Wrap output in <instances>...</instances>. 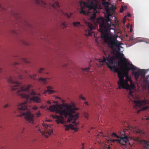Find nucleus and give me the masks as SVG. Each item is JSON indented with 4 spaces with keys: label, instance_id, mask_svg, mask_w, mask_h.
Segmentation results:
<instances>
[{
    "label": "nucleus",
    "instance_id": "obj_1",
    "mask_svg": "<svg viewBox=\"0 0 149 149\" xmlns=\"http://www.w3.org/2000/svg\"><path fill=\"white\" fill-rule=\"evenodd\" d=\"M110 52L106 51L104 52L105 56H103L102 59H96L94 61H91L89 64L88 68H82L83 71L88 72L90 69L92 65L91 64L93 62V67L95 65L97 67H101L104 63H106L108 67L112 70L118 72V77L119 78V81L118 82V88H121L130 90L129 95V96L133 97L132 94L133 92L131 90V89H133L135 88V85L130 77L128 76V72L131 70H136L137 69L132 64L128 63L127 65H127L126 66L125 71H120L115 68V61L114 60V57L110 54Z\"/></svg>",
    "mask_w": 149,
    "mask_h": 149
},
{
    "label": "nucleus",
    "instance_id": "obj_2",
    "mask_svg": "<svg viewBox=\"0 0 149 149\" xmlns=\"http://www.w3.org/2000/svg\"><path fill=\"white\" fill-rule=\"evenodd\" d=\"M23 78V77L22 75L19 74H17L13 78L10 77L8 81L9 82L13 84L11 87L12 91H15L17 94L20 95L22 97L26 99V102L21 103L17 106L19 112L22 113L19 116L22 117L24 116L25 119L27 122L33 124L34 120V115L31 114L30 111L27 110L28 100L29 99L31 101L37 103H40L41 100V99L38 96H34L30 97L31 94L29 93V89L31 87L30 85L22 86L21 83L18 82L16 80L17 78L22 79Z\"/></svg>",
    "mask_w": 149,
    "mask_h": 149
},
{
    "label": "nucleus",
    "instance_id": "obj_3",
    "mask_svg": "<svg viewBox=\"0 0 149 149\" xmlns=\"http://www.w3.org/2000/svg\"><path fill=\"white\" fill-rule=\"evenodd\" d=\"M47 109L51 111H55L56 113L59 114L60 116L57 115H53L52 116L53 118L56 119V121L58 124L64 123V118L63 116L65 118L68 116L67 122L69 123L72 122V123L75 124L76 123L75 120L78 118L79 114L76 112L78 109L73 104L68 105L65 103L63 105L56 104L50 106Z\"/></svg>",
    "mask_w": 149,
    "mask_h": 149
},
{
    "label": "nucleus",
    "instance_id": "obj_4",
    "mask_svg": "<svg viewBox=\"0 0 149 149\" xmlns=\"http://www.w3.org/2000/svg\"><path fill=\"white\" fill-rule=\"evenodd\" d=\"M97 22L99 24L100 30L102 33L101 37L107 42L109 38L107 34H111V30L115 32L114 25L111 23L110 19L109 17H107L105 19L102 18L100 22L99 20H98Z\"/></svg>",
    "mask_w": 149,
    "mask_h": 149
},
{
    "label": "nucleus",
    "instance_id": "obj_5",
    "mask_svg": "<svg viewBox=\"0 0 149 149\" xmlns=\"http://www.w3.org/2000/svg\"><path fill=\"white\" fill-rule=\"evenodd\" d=\"M99 0H81L80 5L81 8H88L89 10L93 9V13L90 17L91 20L94 21L96 19L97 10L99 4Z\"/></svg>",
    "mask_w": 149,
    "mask_h": 149
},
{
    "label": "nucleus",
    "instance_id": "obj_6",
    "mask_svg": "<svg viewBox=\"0 0 149 149\" xmlns=\"http://www.w3.org/2000/svg\"><path fill=\"white\" fill-rule=\"evenodd\" d=\"M117 37L116 36L113 37L110 36V37L108 38V40L107 42H108L109 44L111 45V47L115 46L118 49V50H120V48L122 47L120 45L121 43L117 40Z\"/></svg>",
    "mask_w": 149,
    "mask_h": 149
},
{
    "label": "nucleus",
    "instance_id": "obj_7",
    "mask_svg": "<svg viewBox=\"0 0 149 149\" xmlns=\"http://www.w3.org/2000/svg\"><path fill=\"white\" fill-rule=\"evenodd\" d=\"M42 126L44 127L45 129H42V130L40 128H39L38 130L42 135H44L46 137L48 138L49 136L52 133V130L49 125L43 123Z\"/></svg>",
    "mask_w": 149,
    "mask_h": 149
},
{
    "label": "nucleus",
    "instance_id": "obj_8",
    "mask_svg": "<svg viewBox=\"0 0 149 149\" xmlns=\"http://www.w3.org/2000/svg\"><path fill=\"white\" fill-rule=\"evenodd\" d=\"M84 22L86 25L88 27V28L85 30V35L86 36H92L93 33L92 30L95 28V27L92 24L87 22L85 20H84Z\"/></svg>",
    "mask_w": 149,
    "mask_h": 149
},
{
    "label": "nucleus",
    "instance_id": "obj_9",
    "mask_svg": "<svg viewBox=\"0 0 149 149\" xmlns=\"http://www.w3.org/2000/svg\"><path fill=\"white\" fill-rule=\"evenodd\" d=\"M132 72V74L134 75L135 77V79L136 80H138L139 76H141V77L145 78V76L146 74L145 70H143L140 69L137 72H134L133 70Z\"/></svg>",
    "mask_w": 149,
    "mask_h": 149
},
{
    "label": "nucleus",
    "instance_id": "obj_10",
    "mask_svg": "<svg viewBox=\"0 0 149 149\" xmlns=\"http://www.w3.org/2000/svg\"><path fill=\"white\" fill-rule=\"evenodd\" d=\"M133 139L135 141L138 142L140 144H142L144 147L146 149H149V142L145 140H142L138 137H134Z\"/></svg>",
    "mask_w": 149,
    "mask_h": 149
},
{
    "label": "nucleus",
    "instance_id": "obj_11",
    "mask_svg": "<svg viewBox=\"0 0 149 149\" xmlns=\"http://www.w3.org/2000/svg\"><path fill=\"white\" fill-rule=\"evenodd\" d=\"M111 141L113 142L116 141L117 143H120L122 145H125L127 141V139L126 137L121 138L118 139H113L111 140Z\"/></svg>",
    "mask_w": 149,
    "mask_h": 149
},
{
    "label": "nucleus",
    "instance_id": "obj_12",
    "mask_svg": "<svg viewBox=\"0 0 149 149\" xmlns=\"http://www.w3.org/2000/svg\"><path fill=\"white\" fill-rule=\"evenodd\" d=\"M117 54L119 58L121 60L124 62L125 63V66L124 68L123 71H125V69L126 66L128 65V67H130L129 66L127 65V63L130 62H127V59L125 58L124 57V55L123 53L119 52L117 53Z\"/></svg>",
    "mask_w": 149,
    "mask_h": 149
},
{
    "label": "nucleus",
    "instance_id": "obj_13",
    "mask_svg": "<svg viewBox=\"0 0 149 149\" xmlns=\"http://www.w3.org/2000/svg\"><path fill=\"white\" fill-rule=\"evenodd\" d=\"M134 103L135 105L134 106V109H137V107L142 106L146 103V102L145 100L144 101H134Z\"/></svg>",
    "mask_w": 149,
    "mask_h": 149
},
{
    "label": "nucleus",
    "instance_id": "obj_14",
    "mask_svg": "<svg viewBox=\"0 0 149 149\" xmlns=\"http://www.w3.org/2000/svg\"><path fill=\"white\" fill-rule=\"evenodd\" d=\"M102 5L106 8V11H109L110 10L108 6L109 3L108 2L106 1L105 0H102Z\"/></svg>",
    "mask_w": 149,
    "mask_h": 149
},
{
    "label": "nucleus",
    "instance_id": "obj_15",
    "mask_svg": "<svg viewBox=\"0 0 149 149\" xmlns=\"http://www.w3.org/2000/svg\"><path fill=\"white\" fill-rule=\"evenodd\" d=\"M35 2L37 4L46 7V3L42 0H35Z\"/></svg>",
    "mask_w": 149,
    "mask_h": 149
},
{
    "label": "nucleus",
    "instance_id": "obj_16",
    "mask_svg": "<svg viewBox=\"0 0 149 149\" xmlns=\"http://www.w3.org/2000/svg\"><path fill=\"white\" fill-rule=\"evenodd\" d=\"M52 87H51L49 86H48L47 87V90H45L43 94H45L47 92H48L49 94H50L53 93L54 91H53L52 90Z\"/></svg>",
    "mask_w": 149,
    "mask_h": 149
},
{
    "label": "nucleus",
    "instance_id": "obj_17",
    "mask_svg": "<svg viewBox=\"0 0 149 149\" xmlns=\"http://www.w3.org/2000/svg\"><path fill=\"white\" fill-rule=\"evenodd\" d=\"M122 133L121 132H119L118 133V136H121L123 137V138L126 137L128 139L127 136H125V132L124 131H122Z\"/></svg>",
    "mask_w": 149,
    "mask_h": 149
},
{
    "label": "nucleus",
    "instance_id": "obj_18",
    "mask_svg": "<svg viewBox=\"0 0 149 149\" xmlns=\"http://www.w3.org/2000/svg\"><path fill=\"white\" fill-rule=\"evenodd\" d=\"M64 126L65 127V130L66 131H68L70 129L72 128L73 127V126L71 124L68 125H64Z\"/></svg>",
    "mask_w": 149,
    "mask_h": 149
},
{
    "label": "nucleus",
    "instance_id": "obj_19",
    "mask_svg": "<svg viewBox=\"0 0 149 149\" xmlns=\"http://www.w3.org/2000/svg\"><path fill=\"white\" fill-rule=\"evenodd\" d=\"M73 25L74 26L76 27H79L81 26L80 23L79 22H73Z\"/></svg>",
    "mask_w": 149,
    "mask_h": 149
},
{
    "label": "nucleus",
    "instance_id": "obj_20",
    "mask_svg": "<svg viewBox=\"0 0 149 149\" xmlns=\"http://www.w3.org/2000/svg\"><path fill=\"white\" fill-rule=\"evenodd\" d=\"M135 130V131L136 134L139 133L140 134H145V132L144 131L140 130L139 129L137 128H136Z\"/></svg>",
    "mask_w": 149,
    "mask_h": 149
},
{
    "label": "nucleus",
    "instance_id": "obj_21",
    "mask_svg": "<svg viewBox=\"0 0 149 149\" xmlns=\"http://www.w3.org/2000/svg\"><path fill=\"white\" fill-rule=\"evenodd\" d=\"M52 5V6L54 8H59L60 7L58 3L56 1Z\"/></svg>",
    "mask_w": 149,
    "mask_h": 149
},
{
    "label": "nucleus",
    "instance_id": "obj_22",
    "mask_svg": "<svg viewBox=\"0 0 149 149\" xmlns=\"http://www.w3.org/2000/svg\"><path fill=\"white\" fill-rule=\"evenodd\" d=\"M29 93H30L31 95H37L39 96H40V93H38L37 94L33 90H32L30 91H29Z\"/></svg>",
    "mask_w": 149,
    "mask_h": 149
},
{
    "label": "nucleus",
    "instance_id": "obj_23",
    "mask_svg": "<svg viewBox=\"0 0 149 149\" xmlns=\"http://www.w3.org/2000/svg\"><path fill=\"white\" fill-rule=\"evenodd\" d=\"M111 136H112L113 137H116L117 138H118L119 139H120V138H123V137L121 136H118L116 133H114V132L113 133L111 134Z\"/></svg>",
    "mask_w": 149,
    "mask_h": 149
},
{
    "label": "nucleus",
    "instance_id": "obj_24",
    "mask_svg": "<svg viewBox=\"0 0 149 149\" xmlns=\"http://www.w3.org/2000/svg\"><path fill=\"white\" fill-rule=\"evenodd\" d=\"M109 8L110 10L109 11H107V12H109L110 11L113 12V11H114L116 9V7L113 5H112L111 6V7H109Z\"/></svg>",
    "mask_w": 149,
    "mask_h": 149
},
{
    "label": "nucleus",
    "instance_id": "obj_25",
    "mask_svg": "<svg viewBox=\"0 0 149 149\" xmlns=\"http://www.w3.org/2000/svg\"><path fill=\"white\" fill-rule=\"evenodd\" d=\"M47 79L46 78H40L39 79V81H42L44 83V84H46V81Z\"/></svg>",
    "mask_w": 149,
    "mask_h": 149
},
{
    "label": "nucleus",
    "instance_id": "obj_26",
    "mask_svg": "<svg viewBox=\"0 0 149 149\" xmlns=\"http://www.w3.org/2000/svg\"><path fill=\"white\" fill-rule=\"evenodd\" d=\"M29 76H30V77L31 78L33 79V80L36 79V74H33L32 75H30Z\"/></svg>",
    "mask_w": 149,
    "mask_h": 149
},
{
    "label": "nucleus",
    "instance_id": "obj_27",
    "mask_svg": "<svg viewBox=\"0 0 149 149\" xmlns=\"http://www.w3.org/2000/svg\"><path fill=\"white\" fill-rule=\"evenodd\" d=\"M80 13L84 14V15H86L87 14L86 13V12L83 9H81L79 11Z\"/></svg>",
    "mask_w": 149,
    "mask_h": 149
},
{
    "label": "nucleus",
    "instance_id": "obj_28",
    "mask_svg": "<svg viewBox=\"0 0 149 149\" xmlns=\"http://www.w3.org/2000/svg\"><path fill=\"white\" fill-rule=\"evenodd\" d=\"M36 116L37 117H39L41 115V113H40V111H39L38 112H36Z\"/></svg>",
    "mask_w": 149,
    "mask_h": 149
},
{
    "label": "nucleus",
    "instance_id": "obj_29",
    "mask_svg": "<svg viewBox=\"0 0 149 149\" xmlns=\"http://www.w3.org/2000/svg\"><path fill=\"white\" fill-rule=\"evenodd\" d=\"M79 98L83 100H86L85 98L83 97L82 95H80Z\"/></svg>",
    "mask_w": 149,
    "mask_h": 149
},
{
    "label": "nucleus",
    "instance_id": "obj_30",
    "mask_svg": "<svg viewBox=\"0 0 149 149\" xmlns=\"http://www.w3.org/2000/svg\"><path fill=\"white\" fill-rule=\"evenodd\" d=\"M124 8H125V7H123V6H121L120 9V12L121 13H123V11L124 10Z\"/></svg>",
    "mask_w": 149,
    "mask_h": 149
},
{
    "label": "nucleus",
    "instance_id": "obj_31",
    "mask_svg": "<svg viewBox=\"0 0 149 149\" xmlns=\"http://www.w3.org/2000/svg\"><path fill=\"white\" fill-rule=\"evenodd\" d=\"M22 61L25 63H29L25 58H22Z\"/></svg>",
    "mask_w": 149,
    "mask_h": 149
},
{
    "label": "nucleus",
    "instance_id": "obj_32",
    "mask_svg": "<svg viewBox=\"0 0 149 149\" xmlns=\"http://www.w3.org/2000/svg\"><path fill=\"white\" fill-rule=\"evenodd\" d=\"M44 70V69L43 68H40V69L38 71V72L39 73H41L42 72V71H43Z\"/></svg>",
    "mask_w": 149,
    "mask_h": 149
},
{
    "label": "nucleus",
    "instance_id": "obj_33",
    "mask_svg": "<svg viewBox=\"0 0 149 149\" xmlns=\"http://www.w3.org/2000/svg\"><path fill=\"white\" fill-rule=\"evenodd\" d=\"M32 109L34 110H36L38 109V108L37 107H36V106H34L33 107Z\"/></svg>",
    "mask_w": 149,
    "mask_h": 149
},
{
    "label": "nucleus",
    "instance_id": "obj_34",
    "mask_svg": "<svg viewBox=\"0 0 149 149\" xmlns=\"http://www.w3.org/2000/svg\"><path fill=\"white\" fill-rule=\"evenodd\" d=\"M46 107V106H44L43 105L41 106L40 107V108L42 109H44L45 107Z\"/></svg>",
    "mask_w": 149,
    "mask_h": 149
},
{
    "label": "nucleus",
    "instance_id": "obj_35",
    "mask_svg": "<svg viewBox=\"0 0 149 149\" xmlns=\"http://www.w3.org/2000/svg\"><path fill=\"white\" fill-rule=\"evenodd\" d=\"M84 104H85V105H86V106L88 105V104L87 102H86V101L85 102H84Z\"/></svg>",
    "mask_w": 149,
    "mask_h": 149
},
{
    "label": "nucleus",
    "instance_id": "obj_36",
    "mask_svg": "<svg viewBox=\"0 0 149 149\" xmlns=\"http://www.w3.org/2000/svg\"><path fill=\"white\" fill-rule=\"evenodd\" d=\"M62 24L64 26V27H66V26L65 24V23H62Z\"/></svg>",
    "mask_w": 149,
    "mask_h": 149
},
{
    "label": "nucleus",
    "instance_id": "obj_37",
    "mask_svg": "<svg viewBox=\"0 0 149 149\" xmlns=\"http://www.w3.org/2000/svg\"><path fill=\"white\" fill-rule=\"evenodd\" d=\"M148 108V107H144L143 108V110H145L146 109H147Z\"/></svg>",
    "mask_w": 149,
    "mask_h": 149
},
{
    "label": "nucleus",
    "instance_id": "obj_38",
    "mask_svg": "<svg viewBox=\"0 0 149 149\" xmlns=\"http://www.w3.org/2000/svg\"><path fill=\"white\" fill-rule=\"evenodd\" d=\"M81 145L83 147H82V148L81 149H84V143H81Z\"/></svg>",
    "mask_w": 149,
    "mask_h": 149
},
{
    "label": "nucleus",
    "instance_id": "obj_39",
    "mask_svg": "<svg viewBox=\"0 0 149 149\" xmlns=\"http://www.w3.org/2000/svg\"><path fill=\"white\" fill-rule=\"evenodd\" d=\"M8 106V104H6V105H5L4 106V108H6Z\"/></svg>",
    "mask_w": 149,
    "mask_h": 149
},
{
    "label": "nucleus",
    "instance_id": "obj_40",
    "mask_svg": "<svg viewBox=\"0 0 149 149\" xmlns=\"http://www.w3.org/2000/svg\"><path fill=\"white\" fill-rule=\"evenodd\" d=\"M47 103L49 104H51V102L49 100H48L47 101Z\"/></svg>",
    "mask_w": 149,
    "mask_h": 149
},
{
    "label": "nucleus",
    "instance_id": "obj_41",
    "mask_svg": "<svg viewBox=\"0 0 149 149\" xmlns=\"http://www.w3.org/2000/svg\"><path fill=\"white\" fill-rule=\"evenodd\" d=\"M67 17H68V18H70L71 16V15H68V14H67Z\"/></svg>",
    "mask_w": 149,
    "mask_h": 149
},
{
    "label": "nucleus",
    "instance_id": "obj_42",
    "mask_svg": "<svg viewBox=\"0 0 149 149\" xmlns=\"http://www.w3.org/2000/svg\"><path fill=\"white\" fill-rule=\"evenodd\" d=\"M19 64L17 63H15L14 64V66H16V65H18V64Z\"/></svg>",
    "mask_w": 149,
    "mask_h": 149
},
{
    "label": "nucleus",
    "instance_id": "obj_43",
    "mask_svg": "<svg viewBox=\"0 0 149 149\" xmlns=\"http://www.w3.org/2000/svg\"><path fill=\"white\" fill-rule=\"evenodd\" d=\"M3 9V8L1 6V5L0 4V10H1H1Z\"/></svg>",
    "mask_w": 149,
    "mask_h": 149
},
{
    "label": "nucleus",
    "instance_id": "obj_44",
    "mask_svg": "<svg viewBox=\"0 0 149 149\" xmlns=\"http://www.w3.org/2000/svg\"><path fill=\"white\" fill-rule=\"evenodd\" d=\"M127 16H128V17H131V15L130 14V13H128V14H127Z\"/></svg>",
    "mask_w": 149,
    "mask_h": 149
},
{
    "label": "nucleus",
    "instance_id": "obj_45",
    "mask_svg": "<svg viewBox=\"0 0 149 149\" xmlns=\"http://www.w3.org/2000/svg\"><path fill=\"white\" fill-rule=\"evenodd\" d=\"M85 117H86V118H88V115L87 114H86V115H85Z\"/></svg>",
    "mask_w": 149,
    "mask_h": 149
},
{
    "label": "nucleus",
    "instance_id": "obj_46",
    "mask_svg": "<svg viewBox=\"0 0 149 149\" xmlns=\"http://www.w3.org/2000/svg\"><path fill=\"white\" fill-rule=\"evenodd\" d=\"M24 128H23V130H22V132H21V133H23V131H24Z\"/></svg>",
    "mask_w": 149,
    "mask_h": 149
},
{
    "label": "nucleus",
    "instance_id": "obj_47",
    "mask_svg": "<svg viewBox=\"0 0 149 149\" xmlns=\"http://www.w3.org/2000/svg\"><path fill=\"white\" fill-rule=\"evenodd\" d=\"M2 71V69L0 68V72Z\"/></svg>",
    "mask_w": 149,
    "mask_h": 149
},
{
    "label": "nucleus",
    "instance_id": "obj_48",
    "mask_svg": "<svg viewBox=\"0 0 149 149\" xmlns=\"http://www.w3.org/2000/svg\"><path fill=\"white\" fill-rule=\"evenodd\" d=\"M46 121H48V122H50L51 120H47Z\"/></svg>",
    "mask_w": 149,
    "mask_h": 149
},
{
    "label": "nucleus",
    "instance_id": "obj_49",
    "mask_svg": "<svg viewBox=\"0 0 149 149\" xmlns=\"http://www.w3.org/2000/svg\"><path fill=\"white\" fill-rule=\"evenodd\" d=\"M147 120H149V117L147 118Z\"/></svg>",
    "mask_w": 149,
    "mask_h": 149
},
{
    "label": "nucleus",
    "instance_id": "obj_50",
    "mask_svg": "<svg viewBox=\"0 0 149 149\" xmlns=\"http://www.w3.org/2000/svg\"><path fill=\"white\" fill-rule=\"evenodd\" d=\"M130 31L131 32H132V29L131 28L130 29Z\"/></svg>",
    "mask_w": 149,
    "mask_h": 149
},
{
    "label": "nucleus",
    "instance_id": "obj_51",
    "mask_svg": "<svg viewBox=\"0 0 149 149\" xmlns=\"http://www.w3.org/2000/svg\"><path fill=\"white\" fill-rule=\"evenodd\" d=\"M66 66H67V65H65L64 66V67H66Z\"/></svg>",
    "mask_w": 149,
    "mask_h": 149
},
{
    "label": "nucleus",
    "instance_id": "obj_52",
    "mask_svg": "<svg viewBox=\"0 0 149 149\" xmlns=\"http://www.w3.org/2000/svg\"><path fill=\"white\" fill-rule=\"evenodd\" d=\"M25 72H26V73H27V72H26V71Z\"/></svg>",
    "mask_w": 149,
    "mask_h": 149
},
{
    "label": "nucleus",
    "instance_id": "obj_53",
    "mask_svg": "<svg viewBox=\"0 0 149 149\" xmlns=\"http://www.w3.org/2000/svg\"><path fill=\"white\" fill-rule=\"evenodd\" d=\"M58 99H60V98H59V97H58Z\"/></svg>",
    "mask_w": 149,
    "mask_h": 149
},
{
    "label": "nucleus",
    "instance_id": "obj_54",
    "mask_svg": "<svg viewBox=\"0 0 149 149\" xmlns=\"http://www.w3.org/2000/svg\"><path fill=\"white\" fill-rule=\"evenodd\" d=\"M56 102H54V103H56Z\"/></svg>",
    "mask_w": 149,
    "mask_h": 149
},
{
    "label": "nucleus",
    "instance_id": "obj_55",
    "mask_svg": "<svg viewBox=\"0 0 149 149\" xmlns=\"http://www.w3.org/2000/svg\"><path fill=\"white\" fill-rule=\"evenodd\" d=\"M119 0L120 1H121V0Z\"/></svg>",
    "mask_w": 149,
    "mask_h": 149
}]
</instances>
